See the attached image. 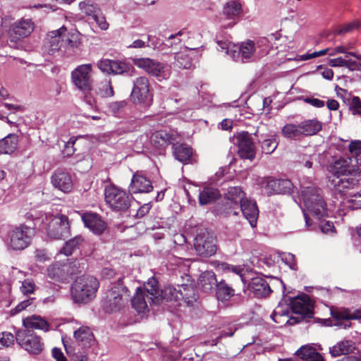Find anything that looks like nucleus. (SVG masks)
<instances>
[{"label": "nucleus", "instance_id": "obj_1", "mask_svg": "<svg viewBox=\"0 0 361 361\" xmlns=\"http://www.w3.org/2000/svg\"><path fill=\"white\" fill-rule=\"evenodd\" d=\"M99 288V281L92 276L78 278L71 288V296L75 302L87 303L92 300Z\"/></svg>", "mask_w": 361, "mask_h": 361}, {"label": "nucleus", "instance_id": "obj_2", "mask_svg": "<svg viewBox=\"0 0 361 361\" xmlns=\"http://www.w3.org/2000/svg\"><path fill=\"white\" fill-rule=\"evenodd\" d=\"M319 191V188L313 186L304 188L302 190V197L307 212L318 220L327 216L326 204Z\"/></svg>", "mask_w": 361, "mask_h": 361}, {"label": "nucleus", "instance_id": "obj_3", "mask_svg": "<svg viewBox=\"0 0 361 361\" xmlns=\"http://www.w3.org/2000/svg\"><path fill=\"white\" fill-rule=\"evenodd\" d=\"M128 290L123 286V279H118L116 284L106 293L102 305L104 311L110 313L120 310L128 301Z\"/></svg>", "mask_w": 361, "mask_h": 361}, {"label": "nucleus", "instance_id": "obj_4", "mask_svg": "<svg viewBox=\"0 0 361 361\" xmlns=\"http://www.w3.org/2000/svg\"><path fill=\"white\" fill-rule=\"evenodd\" d=\"M133 197L130 192L114 185L106 186L104 190V200L111 209L116 212L127 211L130 207Z\"/></svg>", "mask_w": 361, "mask_h": 361}, {"label": "nucleus", "instance_id": "obj_5", "mask_svg": "<svg viewBox=\"0 0 361 361\" xmlns=\"http://www.w3.org/2000/svg\"><path fill=\"white\" fill-rule=\"evenodd\" d=\"M16 341L22 348L30 354L39 355L44 348L41 337L32 330L20 329L17 331Z\"/></svg>", "mask_w": 361, "mask_h": 361}, {"label": "nucleus", "instance_id": "obj_6", "mask_svg": "<svg viewBox=\"0 0 361 361\" xmlns=\"http://www.w3.org/2000/svg\"><path fill=\"white\" fill-rule=\"evenodd\" d=\"M35 235V229L25 224L15 226L10 232V245L13 250H23L27 247Z\"/></svg>", "mask_w": 361, "mask_h": 361}, {"label": "nucleus", "instance_id": "obj_7", "mask_svg": "<svg viewBox=\"0 0 361 361\" xmlns=\"http://www.w3.org/2000/svg\"><path fill=\"white\" fill-rule=\"evenodd\" d=\"M149 81L145 76L137 78L133 82L130 94L131 100L135 104H142L146 106L152 104L153 94L149 90Z\"/></svg>", "mask_w": 361, "mask_h": 361}, {"label": "nucleus", "instance_id": "obj_8", "mask_svg": "<svg viewBox=\"0 0 361 361\" xmlns=\"http://www.w3.org/2000/svg\"><path fill=\"white\" fill-rule=\"evenodd\" d=\"M194 247L197 255L209 257L216 252V238L212 232L205 229L196 236Z\"/></svg>", "mask_w": 361, "mask_h": 361}, {"label": "nucleus", "instance_id": "obj_9", "mask_svg": "<svg viewBox=\"0 0 361 361\" xmlns=\"http://www.w3.org/2000/svg\"><path fill=\"white\" fill-rule=\"evenodd\" d=\"M136 65L143 68L147 73L161 80L169 77L170 67L164 63L149 58H141L136 60Z\"/></svg>", "mask_w": 361, "mask_h": 361}, {"label": "nucleus", "instance_id": "obj_10", "mask_svg": "<svg viewBox=\"0 0 361 361\" xmlns=\"http://www.w3.org/2000/svg\"><path fill=\"white\" fill-rule=\"evenodd\" d=\"M334 176L356 175L361 172V158L343 157L336 160L332 167Z\"/></svg>", "mask_w": 361, "mask_h": 361}, {"label": "nucleus", "instance_id": "obj_11", "mask_svg": "<svg viewBox=\"0 0 361 361\" xmlns=\"http://www.w3.org/2000/svg\"><path fill=\"white\" fill-rule=\"evenodd\" d=\"M236 145L238 155L240 159L253 161L256 156V147L252 137L247 132L243 131L237 134Z\"/></svg>", "mask_w": 361, "mask_h": 361}, {"label": "nucleus", "instance_id": "obj_12", "mask_svg": "<svg viewBox=\"0 0 361 361\" xmlns=\"http://www.w3.org/2000/svg\"><path fill=\"white\" fill-rule=\"evenodd\" d=\"M47 233L54 239L68 238L71 234L68 216L64 214L55 216L48 225Z\"/></svg>", "mask_w": 361, "mask_h": 361}, {"label": "nucleus", "instance_id": "obj_13", "mask_svg": "<svg viewBox=\"0 0 361 361\" xmlns=\"http://www.w3.org/2000/svg\"><path fill=\"white\" fill-rule=\"evenodd\" d=\"M91 71V64H83L77 67L72 72V80L74 85L80 90L88 92L92 90Z\"/></svg>", "mask_w": 361, "mask_h": 361}, {"label": "nucleus", "instance_id": "obj_14", "mask_svg": "<svg viewBox=\"0 0 361 361\" xmlns=\"http://www.w3.org/2000/svg\"><path fill=\"white\" fill-rule=\"evenodd\" d=\"M35 28V24L31 19L21 18L13 23L9 30L11 42H16L29 36Z\"/></svg>", "mask_w": 361, "mask_h": 361}, {"label": "nucleus", "instance_id": "obj_15", "mask_svg": "<svg viewBox=\"0 0 361 361\" xmlns=\"http://www.w3.org/2000/svg\"><path fill=\"white\" fill-rule=\"evenodd\" d=\"M97 66L102 72L112 75L128 73L133 69L130 64L124 61L108 59L99 61Z\"/></svg>", "mask_w": 361, "mask_h": 361}, {"label": "nucleus", "instance_id": "obj_16", "mask_svg": "<svg viewBox=\"0 0 361 361\" xmlns=\"http://www.w3.org/2000/svg\"><path fill=\"white\" fill-rule=\"evenodd\" d=\"M268 196L276 194H291L293 191V184L289 179L267 178L264 186Z\"/></svg>", "mask_w": 361, "mask_h": 361}, {"label": "nucleus", "instance_id": "obj_17", "mask_svg": "<svg viewBox=\"0 0 361 361\" xmlns=\"http://www.w3.org/2000/svg\"><path fill=\"white\" fill-rule=\"evenodd\" d=\"M351 175V176H344L343 177L336 176L331 180V185L336 194L341 196L345 195L349 190L358 188L360 185L359 180Z\"/></svg>", "mask_w": 361, "mask_h": 361}, {"label": "nucleus", "instance_id": "obj_18", "mask_svg": "<svg viewBox=\"0 0 361 361\" xmlns=\"http://www.w3.org/2000/svg\"><path fill=\"white\" fill-rule=\"evenodd\" d=\"M67 32L66 26L49 32L44 44V51L49 55L59 51L63 47V34Z\"/></svg>", "mask_w": 361, "mask_h": 361}, {"label": "nucleus", "instance_id": "obj_19", "mask_svg": "<svg viewBox=\"0 0 361 361\" xmlns=\"http://www.w3.org/2000/svg\"><path fill=\"white\" fill-rule=\"evenodd\" d=\"M153 190L151 180L141 171H136L132 177L129 185V192L131 194L148 193Z\"/></svg>", "mask_w": 361, "mask_h": 361}, {"label": "nucleus", "instance_id": "obj_20", "mask_svg": "<svg viewBox=\"0 0 361 361\" xmlns=\"http://www.w3.org/2000/svg\"><path fill=\"white\" fill-rule=\"evenodd\" d=\"M331 314L337 324L343 326L345 329L351 326L350 320L361 319V309L351 312L348 309H331Z\"/></svg>", "mask_w": 361, "mask_h": 361}, {"label": "nucleus", "instance_id": "obj_21", "mask_svg": "<svg viewBox=\"0 0 361 361\" xmlns=\"http://www.w3.org/2000/svg\"><path fill=\"white\" fill-rule=\"evenodd\" d=\"M178 135L164 130H157L150 136V142L152 145L157 149H165L166 147L173 145Z\"/></svg>", "mask_w": 361, "mask_h": 361}, {"label": "nucleus", "instance_id": "obj_22", "mask_svg": "<svg viewBox=\"0 0 361 361\" xmlns=\"http://www.w3.org/2000/svg\"><path fill=\"white\" fill-rule=\"evenodd\" d=\"M81 217L85 226L94 234L100 235L106 228V224L97 213L87 212L83 213Z\"/></svg>", "mask_w": 361, "mask_h": 361}, {"label": "nucleus", "instance_id": "obj_23", "mask_svg": "<svg viewBox=\"0 0 361 361\" xmlns=\"http://www.w3.org/2000/svg\"><path fill=\"white\" fill-rule=\"evenodd\" d=\"M290 305L294 314L300 315L295 318V322H299V318L303 319L305 318L310 319L313 317L314 311L312 307L307 302L306 300L301 298H288Z\"/></svg>", "mask_w": 361, "mask_h": 361}, {"label": "nucleus", "instance_id": "obj_24", "mask_svg": "<svg viewBox=\"0 0 361 361\" xmlns=\"http://www.w3.org/2000/svg\"><path fill=\"white\" fill-rule=\"evenodd\" d=\"M173 154L176 159L183 164H192L193 160V149L185 143L176 142L172 146Z\"/></svg>", "mask_w": 361, "mask_h": 361}, {"label": "nucleus", "instance_id": "obj_25", "mask_svg": "<svg viewBox=\"0 0 361 361\" xmlns=\"http://www.w3.org/2000/svg\"><path fill=\"white\" fill-rule=\"evenodd\" d=\"M53 185L63 192H68L73 188L71 175L64 171L56 170L51 177Z\"/></svg>", "mask_w": 361, "mask_h": 361}, {"label": "nucleus", "instance_id": "obj_26", "mask_svg": "<svg viewBox=\"0 0 361 361\" xmlns=\"http://www.w3.org/2000/svg\"><path fill=\"white\" fill-rule=\"evenodd\" d=\"M142 290L149 303L159 304L163 299L162 292L159 288V282L154 277L148 279Z\"/></svg>", "mask_w": 361, "mask_h": 361}, {"label": "nucleus", "instance_id": "obj_27", "mask_svg": "<svg viewBox=\"0 0 361 361\" xmlns=\"http://www.w3.org/2000/svg\"><path fill=\"white\" fill-rule=\"evenodd\" d=\"M240 211L245 218L250 222L252 227H255L259 210L255 201L246 198L240 204Z\"/></svg>", "mask_w": 361, "mask_h": 361}, {"label": "nucleus", "instance_id": "obj_28", "mask_svg": "<svg viewBox=\"0 0 361 361\" xmlns=\"http://www.w3.org/2000/svg\"><path fill=\"white\" fill-rule=\"evenodd\" d=\"M67 267V266H65V262H56L48 267L47 276L55 281L66 282L68 281V274Z\"/></svg>", "mask_w": 361, "mask_h": 361}, {"label": "nucleus", "instance_id": "obj_29", "mask_svg": "<svg viewBox=\"0 0 361 361\" xmlns=\"http://www.w3.org/2000/svg\"><path fill=\"white\" fill-rule=\"evenodd\" d=\"M249 290L257 298H265L271 292L267 281L262 278H254L249 283Z\"/></svg>", "mask_w": 361, "mask_h": 361}, {"label": "nucleus", "instance_id": "obj_30", "mask_svg": "<svg viewBox=\"0 0 361 361\" xmlns=\"http://www.w3.org/2000/svg\"><path fill=\"white\" fill-rule=\"evenodd\" d=\"M356 348L355 342L350 340H343L331 347L329 353L332 357H338L354 353Z\"/></svg>", "mask_w": 361, "mask_h": 361}, {"label": "nucleus", "instance_id": "obj_31", "mask_svg": "<svg viewBox=\"0 0 361 361\" xmlns=\"http://www.w3.org/2000/svg\"><path fill=\"white\" fill-rule=\"evenodd\" d=\"M76 343L82 348H90L94 342V335L90 328L82 326L74 332Z\"/></svg>", "mask_w": 361, "mask_h": 361}, {"label": "nucleus", "instance_id": "obj_32", "mask_svg": "<svg viewBox=\"0 0 361 361\" xmlns=\"http://www.w3.org/2000/svg\"><path fill=\"white\" fill-rule=\"evenodd\" d=\"M219 281L216 274L212 271L202 272L199 277V286L202 291L209 293L215 289Z\"/></svg>", "mask_w": 361, "mask_h": 361}, {"label": "nucleus", "instance_id": "obj_33", "mask_svg": "<svg viewBox=\"0 0 361 361\" xmlns=\"http://www.w3.org/2000/svg\"><path fill=\"white\" fill-rule=\"evenodd\" d=\"M18 145V136L10 133L0 140V154H11L17 149Z\"/></svg>", "mask_w": 361, "mask_h": 361}, {"label": "nucleus", "instance_id": "obj_34", "mask_svg": "<svg viewBox=\"0 0 361 361\" xmlns=\"http://www.w3.org/2000/svg\"><path fill=\"white\" fill-rule=\"evenodd\" d=\"M81 44V35L79 32H64L63 34V47L66 51L75 52Z\"/></svg>", "mask_w": 361, "mask_h": 361}, {"label": "nucleus", "instance_id": "obj_35", "mask_svg": "<svg viewBox=\"0 0 361 361\" xmlns=\"http://www.w3.org/2000/svg\"><path fill=\"white\" fill-rule=\"evenodd\" d=\"M25 329H40L47 331L49 329V323L40 316L32 315L27 317L23 320Z\"/></svg>", "mask_w": 361, "mask_h": 361}, {"label": "nucleus", "instance_id": "obj_36", "mask_svg": "<svg viewBox=\"0 0 361 361\" xmlns=\"http://www.w3.org/2000/svg\"><path fill=\"white\" fill-rule=\"evenodd\" d=\"M221 197L219 190L212 187H205L199 194V203L200 205L212 204Z\"/></svg>", "mask_w": 361, "mask_h": 361}, {"label": "nucleus", "instance_id": "obj_37", "mask_svg": "<svg viewBox=\"0 0 361 361\" xmlns=\"http://www.w3.org/2000/svg\"><path fill=\"white\" fill-rule=\"evenodd\" d=\"M215 290L216 298L221 302L228 301L235 295V290L224 280L219 281Z\"/></svg>", "mask_w": 361, "mask_h": 361}, {"label": "nucleus", "instance_id": "obj_38", "mask_svg": "<svg viewBox=\"0 0 361 361\" xmlns=\"http://www.w3.org/2000/svg\"><path fill=\"white\" fill-rule=\"evenodd\" d=\"M303 138L307 136L316 135L322 130V123L316 119L305 120L299 123Z\"/></svg>", "mask_w": 361, "mask_h": 361}, {"label": "nucleus", "instance_id": "obj_39", "mask_svg": "<svg viewBox=\"0 0 361 361\" xmlns=\"http://www.w3.org/2000/svg\"><path fill=\"white\" fill-rule=\"evenodd\" d=\"M84 240V238L81 235L75 236L65 243L64 245L60 250V253L66 256H71L80 250Z\"/></svg>", "mask_w": 361, "mask_h": 361}, {"label": "nucleus", "instance_id": "obj_40", "mask_svg": "<svg viewBox=\"0 0 361 361\" xmlns=\"http://www.w3.org/2000/svg\"><path fill=\"white\" fill-rule=\"evenodd\" d=\"M281 135L289 140H301L303 138L300 124L287 123L281 129Z\"/></svg>", "mask_w": 361, "mask_h": 361}, {"label": "nucleus", "instance_id": "obj_41", "mask_svg": "<svg viewBox=\"0 0 361 361\" xmlns=\"http://www.w3.org/2000/svg\"><path fill=\"white\" fill-rule=\"evenodd\" d=\"M242 13V6L237 1H230L224 7L223 14L227 19L235 20Z\"/></svg>", "mask_w": 361, "mask_h": 361}, {"label": "nucleus", "instance_id": "obj_42", "mask_svg": "<svg viewBox=\"0 0 361 361\" xmlns=\"http://www.w3.org/2000/svg\"><path fill=\"white\" fill-rule=\"evenodd\" d=\"M145 295L142 288L139 287L136 290V295L131 300L133 307L138 312H143L147 307Z\"/></svg>", "mask_w": 361, "mask_h": 361}, {"label": "nucleus", "instance_id": "obj_43", "mask_svg": "<svg viewBox=\"0 0 361 361\" xmlns=\"http://www.w3.org/2000/svg\"><path fill=\"white\" fill-rule=\"evenodd\" d=\"M297 356L302 360L313 361L317 357H319L320 353L317 350L309 345L301 346L297 351Z\"/></svg>", "mask_w": 361, "mask_h": 361}, {"label": "nucleus", "instance_id": "obj_44", "mask_svg": "<svg viewBox=\"0 0 361 361\" xmlns=\"http://www.w3.org/2000/svg\"><path fill=\"white\" fill-rule=\"evenodd\" d=\"M79 8L81 12L92 18L101 11L99 6L92 0H85L80 2Z\"/></svg>", "mask_w": 361, "mask_h": 361}, {"label": "nucleus", "instance_id": "obj_45", "mask_svg": "<svg viewBox=\"0 0 361 361\" xmlns=\"http://www.w3.org/2000/svg\"><path fill=\"white\" fill-rule=\"evenodd\" d=\"M245 193L240 186L230 187L226 194V200L242 203L245 200Z\"/></svg>", "mask_w": 361, "mask_h": 361}, {"label": "nucleus", "instance_id": "obj_46", "mask_svg": "<svg viewBox=\"0 0 361 361\" xmlns=\"http://www.w3.org/2000/svg\"><path fill=\"white\" fill-rule=\"evenodd\" d=\"M97 93L104 98L113 97L114 95V91L111 80L102 82Z\"/></svg>", "mask_w": 361, "mask_h": 361}, {"label": "nucleus", "instance_id": "obj_47", "mask_svg": "<svg viewBox=\"0 0 361 361\" xmlns=\"http://www.w3.org/2000/svg\"><path fill=\"white\" fill-rule=\"evenodd\" d=\"M255 52V44L252 41L248 40L243 42L239 49V53L242 59H249Z\"/></svg>", "mask_w": 361, "mask_h": 361}, {"label": "nucleus", "instance_id": "obj_48", "mask_svg": "<svg viewBox=\"0 0 361 361\" xmlns=\"http://www.w3.org/2000/svg\"><path fill=\"white\" fill-rule=\"evenodd\" d=\"M360 27V23L357 21H352L350 23L341 25L336 27L334 30V35H342L348 32H351L355 30L358 29Z\"/></svg>", "mask_w": 361, "mask_h": 361}, {"label": "nucleus", "instance_id": "obj_49", "mask_svg": "<svg viewBox=\"0 0 361 361\" xmlns=\"http://www.w3.org/2000/svg\"><path fill=\"white\" fill-rule=\"evenodd\" d=\"M175 63L180 68H189L192 64L190 57L185 54L179 53L175 56Z\"/></svg>", "mask_w": 361, "mask_h": 361}, {"label": "nucleus", "instance_id": "obj_50", "mask_svg": "<svg viewBox=\"0 0 361 361\" xmlns=\"http://www.w3.org/2000/svg\"><path fill=\"white\" fill-rule=\"evenodd\" d=\"M224 212L228 215L236 216L240 210V204L239 202L226 200L224 204Z\"/></svg>", "mask_w": 361, "mask_h": 361}, {"label": "nucleus", "instance_id": "obj_51", "mask_svg": "<svg viewBox=\"0 0 361 361\" xmlns=\"http://www.w3.org/2000/svg\"><path fill=\"white\" fill-rule=\"evenodd\" d=\"M338 97L343 99V102L348 106L349 111L352 113L351 104L352 101L355 96H352L350 92H348L346 90L338 87L336 86V87Z\"/></svg>", "mask_w": 361, "mask_h": 361}, {"label": "nucleus", "instance_id": "obj_52", "mask_svg": "<svg viewBox=\"0 0 361 361\" xmlns=\"http://www.w3.org/2000/svg\"><path fill=\"white\" fill-rule=\"evenodd\" d=\"M16 340V336L13 334L4 331L0 333V349L3 347H9L13 345Z\"/></svg>", "mask_w": 361, "mask_h": 361}, {"label": "nucleus", "instance_id": "obj_53", "mask_svg": "<svg viewBox=\"0 0 361 361\" xmlns=\"http://www.w3.org/2000/svg\"><path fill=\"white\" fill-rule=\"evenodd\" d=\"M276 147L277 143L276 140L272 138L264 140L262 144V152L267 154H271L276 149Z\"/></svg>", "mask_w": 361, "mask_h": 361}, {"label": "nucleus", "instance_id": "obj_54", "mask_svg": "<svg viewBox=\"0 0 361 361\" xmlns=\"http://www.w3.org/2000/svg\"><path fill=\"white\" fill-rule=\"evenodd\" d=\"M65 266L68 267L67 269L68 270V281L69 280V279H72L74 276L81 272V271L79 269V262L77 261H67L66 262H65Z\"/></svg>", "mask_w": 361, "mask_h": 361}, {"label": "nucleus", "instance_id": "obj_55", "mask_svg": "<svg viewBox=\"0 0 361 361\" xmlns=\"http://www.w3.org/2000/svg\"><path fill=\"white\" fill-rule=\"evenodd\" d=\"M349 152L352 154L350 157L361 158V141L356 140L349 144Z\"/></svg>", "mask_w": 361, "mask_h": 361}, {"label": "nucleus", "instance_id": "obj_56", "mask_svg": "<svg viewBox=\"0 0 361 361\" xmlns=\"http://www.w3.org/2000/svg\"><path fill=\"white\" fill-rule=\"evenodd\" d=\"M76 140L73 137L70 138V140L65 144V147L62 151L63 154L65 157H71L72 156L75 152V149L74 147V145L75 143Z\"/></svg>", "mask_w": 361, "mask_h": 361}, {"label": "nucleus", "instance_id": "obj_57", "mask_svg": "<svg viewBox=\"0 0 361 361\" xmlns=\"http://www.w3.org/2000/svg\"><path fill=\"white\" fill-rule=\"evenodd\" d=\"M349 204V207L352 209H361V190L351 196Z\"/></svg>", "mask_w": 361, "mask_h": 361}, {"label": "nucleus", "instance_id": "obj_58", "mask_svg": "<svg viewBox=\"0 0 361 361\" xmlns=\"http://www.w3.org/2000/svg\"><path fill=\"white\" fill-rule=\"evenodd\" d=\"M92 19L96 22L98 26L103 30H106L109 27V23L106 20V18L100 11L99 13L96 14Z\"/></svg>", "mask_w": 361, "mask_h": 361}, {"label": "nucleus", "instance_id": "obj_59", "mask_svg": "<svg viewBox=\"0 0 361 361\" xmlns=\"http://www.w3.org/2000/svg\"><path fill=\"white\" fill-rule=\"evenodd\" d=\"M35 298H29L20 302L15 308L11 310L12 314H18L31 305Z\"/></svg>", "mask_w": 361, "mask_h": 361}, {"label": "nucleus", "instance_id": "obj_60", "mask_svg": "<svg viewBox=\"0 0 361 361\" xmlns=\"http://www.w3.org/2000/svg\"><path fill=\"white\" fill-rule=\"evenodd\" d=\"M35 284L32 281L25 280L20 287V290L24 295H28L34 293Z\"/></svg>", "mask_w": 361, "mask_h": 361}, {"label": "nucleus", "instance_id": "obj_61", "mask_svg": "<svg viewBox=\"0 0 361 361\" xmlns=\"http://www.w3.org/2000/svg\"><path fill=\"white\" fill-rule=\"evenodd\" d=\"M329 50H330L329 48H326V49L320 50L319 51H314L312 54H302V55L300 56V59L301 61H306V60L311 59H313V58H316V57H319V56H324V55L326 54L329 52Z\"/></svg>", "mask_w": 361, "mask_h": 361}, {"label": "nucleus", "instance_id": "obj_62", "mask_svg": "<svg viewBox=\"0 0 361 361\" xmlns=\"http://www.w3.org/2000/svg\"><path fill=\"white\" fill-rule=\"evenodd\" d=\"M352 114L361 116V99L359 97H354L351 104Z\"/></svg>", "mask_w": 361, "mask_h": 361}, {"label": "nucleus", "instance_id": "obj_63", "mask_svg": "<svg viewBox=\"0 0 361 361\" xmlns=\"http://www.w3.org/2000/svg\"><path fill=\"white\" fill-rule=\"evenodd\" d=\"M184 290H187L188 292H189V293L183 294L182 293H180L182 298L187 304H192L193 301L196 300V297L193 288H184Z\"/></svg>", "mask_w": 361, "mask_h": 361}, {"label": "nucleus", "instance_id": "obj_64", "mask_svg": "<svg viewBox=\"0 0 361 361\" xmlns=\"http://www.w3.org/2000/svg\"><path fill=\"white\" fill-rule=\"evenodd\" d=\"M303 101L316 108H322L325 105V102L324 101L317 98L305 97L303 98Z\"/></svg>", "mask_w": 361, "mask_h": 361}]
</instances>
